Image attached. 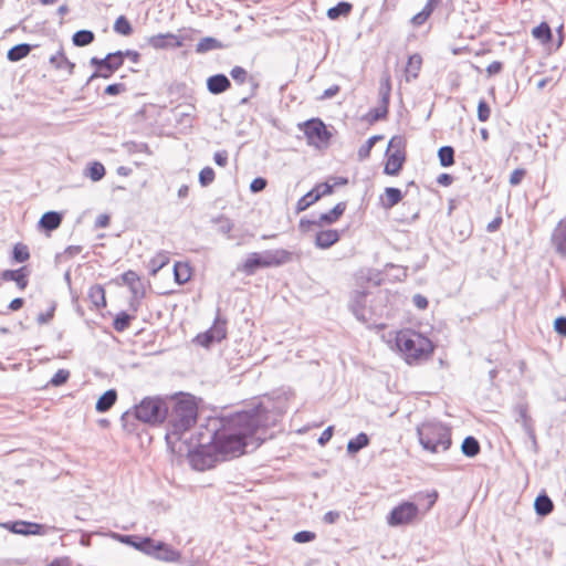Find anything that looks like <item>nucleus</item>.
<instances>
[{
	"label": "nucleus",
	"mask_w": 566,
	"mask_h": 566,
	"mask_svg": "<svg viewBox=\"0 0 566 566\" xmlns=\"http://www.w3.org/2000/svg\"><path fill=\"white\" fill-rule=\"evenodd\" d=\"M214 180V171L211 167H205L199 172V181L201 186L207 187Z\"/></svg>",
	"instance_id": "nucleus-49"
},
{
	"label": "nucleus",
	"mask_w": 566,
	"mask_h": 566,
	"mask_svg": "<svg viewBox=\"0 0 566 566\" xmlns=\"http://www.w3.org/2000/svg\"><path fill=\"white\" fill-rule=\"evenodd\" d=\"M345 209H346V203L345 202H338L331 211H328L326 213H322L319 216L318 220H316V221H306V223L307 224H316V226L334 223L344 213ZM304 224H305V221L301 220L300 226L304 227Z\"/></svg>",
	"instance_id": "nucleus-15"
},
{
	"label": "nucleus",
	"mask_w": 566,
	"mask_h": 566,
	"mask_svg": "<svg viewBox=\"0 0 566 566\" xmlns=\"http://www.w3.org/2000/svg\"><path fill=\"white\" fill-rule=\"evenodd\" d=\"M303 126L308 145L316 148L327 147L332 135L321 119H310L305 122Z\"/></svg>",
	"instance_id": "nucleus-8"
},
{
	"label": "nucleus",
	"mask_w": 566,
	"mask_h": 566,
	"mask_svg": "<svg viewBox=\"0 0 566 566\" xmlns=\"http://www.w3.org/2000/svg\"><path fill=\"white\" fill-rule=\"evenodd\" d=\"M528 82L530 83H534L536 88L538 91H542L544 90L546 86H549V87H553L556 83H557V80H554L552 76L549 77H543V78H536L535 76H531L528 78Z\"/></svg>",
	"instance_id": "nucleus-47"
},
{
	"label": "nucleus",
	"mask_w": 566,
	"mask_h": 566,
	"mask_svg": "<svg viewBox=\"0 0 566 566\" xmlns=\"http://www.w3.org/2000/svg\"><path fill=\"white\" fill-rule=\"evenodd\" d=\"M554 328L558 334L566 336V317H557L554 322Z\"/></svg>",
	"instance_id": "nucleus-56"
},
{
	"label": "nucleus",
	"mask_w": 566,
	"mask_h": 566,
	"mask_svg": "<svg viewBox=\"0 0 566 566\" xmlns=\"http://www.w3.org/2000/svg\"><path fill=\"white\" fill-rule=\"evenodd\" d=\"M396 344L399 350L405 355L408 364L427 359L433 350V345L429 338L410 331L399 333L396 338Z\"/></svg>",
	"instance_id": "nucleus-3"
},
{
	"label": "nucleus",
	"mask_w": 566,
	"mask_h": 566,
	"mask_svg": "<svg viewBox=\"0 0 566 566\" xmlns=\"http://www.w3.org/2000/svg\"><path fill=\"white\" fill-rule=\"evenodd\" d=\"M190 38L188 34L159 33L148 38V44L154 49H176L185 45Z\"/></svg>",
	"instance_id": "nucleus-10"
},
{
	"label": "nucleus",
	"mask_w": 566,
	"mask_h": 566,
	"mask_svg": "<svg viewBox=\"0 0 566 566\" xmlns=\"http://www.w3.org/2000/svg\"><path fill=\"white\" fill-rule=\"evenodd\" d=\"M134 318V316L125 313V312H122L119 313L115 319H114V328L117 331V332H124L125 329L128 328L129 326V323L130 321Z\"/></svg>",
	"instance_id": "nucleus-44"
},
{
	"label": "nucleus",
	"mask_w": 566,
	"mask_h": 566,
	"mask_svg": "<svg viewBox=\"0 0 566 566\" xmlns=\"http://www.w3.org/2000/svg\"><path fill=\"white\" fill-rule=\"evenodd\" d=\"M441 166L449 167L454 163V150L450 146H443L438 151Z\"/></svg>",
	"instance_id": "nucleus-41"
},
{
	"label": "nucleus",
	"mask_w": 566,
	"mask_h": 566,
	"mask_svg": "<svg viewBox=\"0 0 566 566\" xmlns=\"http://www.w3.org/2000/svg\"><path fill=\"white\" fill-rule=\"evenodd\" d=\"M418 515V506L411 502H405L392 509L387 522L390 526H399L411 523Z\"/></svg>",
	"instance_id": "nucleus-9"
},
{
	"label": "nucleus",
	"mask_w": 566,
	"mask_h": 566,
	"mask_svg": "<svg viewBox=\"0 0 566 566\" xmlns=\"http://www.w3.org/2000/svg\"><path fill=\"white\" fill-rule=\"evenodd\" d=\"M86 176L93 181H98L105 176V168L101 163L94 161L88 166Z\"/></svg>",
	"instance_id": "nucleus-42"
},
{
	"label": "nucleus",
	"mask_w": 566,
	"mask_h": 566,
	"mask_svg": "<svg viewBox=\"0 0 566 566\" xmlns=\"http://www.w3.org/2000/svg\"><path fill=\"white\" fill-rule=\"evenodd\" d=\"M337 230H322L315 237V245L319 249H328L339 240Z\"/></svg>",
	"instance_id": "nucleus-19"
},
{
	"label": "nucleus",
	"mask_w": 566,
	"mask_h": 566,
	"mask_svg": "<svg viewBox=\"0 0 566 566\" xmlns=\"http://www.w3.org/2000/svg\"><path fill=\"white\" fill-rule=\"evenodd\" d=\"M381 138H382V136H378V135H375V136H371L370 138H368L367 142L364 145H361L358 149L359 159L364 160L367 157H369L371 148L375 146L376 142L380 140Z\"/></svg>",
	"instance_id": "nucleus-43"
},
{
	"label": "nucleus",
	"mask_w": 566,
	"mask_h": 566,
	"mask_svg": "<svg viewBox=\"0 0 566 566\" xmlns=\"http://www.w3.org/2000/svg\"><path fill=\"white\" fill-rule=\"evenodd\" d=\"M207 87L210 93L220 94L230 87V81L224 74L218 73L207 80Z\"/></svg>",
	"instance_id": "nucleus-21"
},
{
	"label": "nucleus",
	"mask_w": 566,
	"mask_h": 566,
	"mask_svg": "<svg viewBox=\"0 0 566 566\" xmlns=\"http://www.w3.org/2000/svg\"><path fill=\"white\" fill-rule=\"evenodd\" d=\"M281 412L264 402L214 421L211 448L220 460L256 449L265 439V429L274 426Z\"/></svg>",
	"instance_id": "nucleus-1"
},
{
	"label": "nucleus",
	"mask_w": 566,
	"mask_h": 566,
	"mask_svg": "<svg viewBox=\"0 0 566 566\" xmlns=\"http://www.w3.org/2000/svg\"><path fill=\"white\" fill-rule=\"evenodd\" d=\"M154 558L165 563H177L180 560L181 554L169 544L160 541Z\"/></svg>",
	"instance_id": "nucleus-16"
},
{
	"label": "nucleus",
	"mask_w": 566,
	"mask_h": 566,
	"mask_svg": "<svg viewBox=\"0 0 566 566\" xmlns=\"http://www.w3.org/2000/svg\"><path fill=\"white\" fill-rule=\"evenodd\" d=\"M422 64V57L419 54H412L408 57L407 65L403 71H418Z\"/></svg>",
	"instance_id": "nucleus-51"
},
{
	"label": "nucleus",
	"mask_w": 566,
	"mask_h": 566,
	"mask_svg": "<svg viewBox=\"0 0 566 566\" xmlns=\"http://www.w3.org/2000/svg\"><path fill=\"white\" fill-rule=\"evenodd\" d=\"M352 9H353L352 3L347 2V1H340L336 6H334L327 10V17L331 20H337L340 17H347L350 13Z\"/></svg>",
	"instance_id": "nucleus-28"
},
{
	"label": "nucleus",
	"mask_w": 566,
	"mask_h": 566,
	"mask_svg": "<svg viewBox=\"0 0 566 566\" xmlns=\"http://www.w3.org/2000/svg\"><path fill=\"white\" fill-rule=\"evenodd\" d=\"M386 155L387 161L385 165L384 172L389 176L398 175L406 159L403 137L394 136L389 140Z\"/></svg>",
	"instance_id": "nucleus-7"
},
{
	"label": "nucleus",
	"mask_w": 566,
	"mask_h": 566,
	"mask_svg": "<svg viewBox=\"0 0 566 566\" xmlns=\"http://www.w3.org/2000/svg\"><path fill=\"white\" fill-rule=\"evenodd\" d=\"M368 443H369L368 436L366 433L361 432L358 436H356V438L348 441L347 451H348V453H352V454L357 453L360 449L368 446Z\"/></svg>",
	"instance_id": "nucleus-35"
},
{
	"label": "nucleus",
	"mask_w": 566,
	"mask_h": 566,
	"mask_svg": "<svg viewBox=\"0 0 566 566\" xmlns=\"http://www.w3.org/2000/svg\"><path fill=\"white\" fill-rule=\"evenodd\" d=\"M365 305L366 293L361 291L354 292V294L352 295L349 307L355 317L363 323H367L370 319V317L367 315Z\"/></svg>",
	"instance_id": "nucleus-14"
},
{
	"label": "nucleus",
	"mask_w": 566,
	"mask_h": 566,
	"mask_svg": "<svg viewBox=\"0 0 566 566\" xmlns=\"http://www.w3.org/2000/svg\"><path fill=\"white\" fill-rule=\"evenodd\" d=\"M223 46L224 45L222 44V42L219 41L218 39H216L213 36H206V38H202L197 43L196 52L200 53V54H203V53H207V52H210V51L220 50Z\"/></svg>",
	"instance_id": "nucleus-27"
},
{
	"label": "nucleus",
	"mask_w": 566,
	"mask_h": 566,
	"mask_svg": "<svg viewBox=\"0 0 566 566\" xmlns=\"http://www.w3.org/2000/svg\"><path fill=\"white\" fill-rule=\"evenodd\" d=\"M388 113V104L380 103L379 106L369 112L371 122H376L386 117Z\"/></svg>",
	"instance_id": "nucleus-48"
},
{
	"label": "nucleus",
	"mask_w": 566,
	"mask_h": 566,
	"mask_svg": "<svg viewBox=\"0 0 566 566\" xmlns=\"http://www.w3.org/2000/svg\"><path fill=\"white\" fill-rule=\"evenodd\" d=\"M266 184L268 182L264 178L258 177L253 179L252 182L250 184V190L252 192H260L265 189Z\"/></svg>",
	"instance_id": "nucleus-55"
},
{
	"label": "nucleus",
	"mask_w": 566,
	"mask_h": 566,
	"mask_svg": "<svg viewBox=\"0 0 566 566\" xmlns=\"http://www.w3.org/2000/svg\"><path fill=\"white\" fill-rule=\"evenodd\" d=\"M531 33L535 40L545 46H548L553 41L551 27L545 21L533 28Z\"/></svg>",
	"instance_id": "nucleus-22"
},
{
	"label": "nucleus",
	"mask_w": 566,
	"mask_h": 566,
	"mask_svg": "<svg viewBox=\"0 0 566 566\" xmlns=\"http://www.w3.org/2000/svg\"><path fill=\"white\" fill-rule=\"evenodd\" d=\"M319 199V195L315 193V190L308 191L296 203L297 212L306 210L310 206L316 202Z\"/></svg>",
	"instance_id": "nucleus-40"
},
{
	"label": "nucleus",
	"mask_w": 566,
	"mask_h": 566,
	"mask_svg": "<svg viewBox=\"0 0 566 566\" xmlns=\"http://www.w3.org/2000/svg\"><path fill=\"white\" fill-rule=\"evenodd\" d=\"M50 61L55 64V66L57 69H62L64 67V65L72 70L75 67V64L74 63H71L67 59H65V56L62 54V53H59L57 55H53L51 56Z\"/></svg>",
	"instance_id": "nucleus-50"
},
{
	"label": "nucleus",
	"mask_w": 566,
	"mask_h": 566,
	"mask_svg": "<svg viewBox=\"0 0 566 566\" xmlns=\"http://www.w3.org/2000/svg\"><path fill=\"white\" fill-rule=\"evenodd\" d=\"M174 277L176 283L185 284L191 277V269L187 263L177 262L174 266Z\"/></svg>",
	"instance_id": "nucleus-29"
},
{
	"label": "nucleus",
	"mask_w": 566,
	"mask_h": 566,
	"mask_svg": "<svg viewBox=\"0 0 566 566\" xmlns=\"http://www.w3.org/2000/svg\"><path fill=\"white\" fill-rule=\"evenodd\" d=\"M209 451L210 449L208 450L202 444L198 449L191 451L189 453L191 467L198 471H205L212 468L214 462L220 460V457H218L217 453L212 455Z\"/></svg>",
	"instance_id": "nucleus-12"
},
{
	"label": "nucleus",
	"mask_w": 566,
	"mask_h": 566,
	"mask_svg": "<svg viewBox=\"0 0 566 566\" xmlns=\"http://www.w3.org/2000/svg\"><path fill=\"white\" fill-rule=\"evenodd\" d=\"M292 260V253L284 249L266 250L262 253H250L238 271L253 275L261 268L280 266Z\"/></svg>",
	"instance_id": "nucleus-4"
},
{
	"label": "nucleus",
	"mask_w": 566,
	"mask_h": 566,
	"mask_svg": "<svg viewBox=\"0 0 566 566\" xmlns=\"http://www.w3.org/2000/svg\"><path fill=\"white\" fill-rule=\"evenodd\" d=\"M332 436H333V427H331V426H329V427H327V428L322 432L321 437L318 438V443H319L321 446L326 444V443L331 440Z\"/></svg>",
	"instance_id": "nucleus-62"
},
{
	"label": "nucleus",
	"mask_w": 566,
	"mask_h": 566,
	"mask_svg": "<svg viewBox=\"0 0 566 566\" xmlns=\"http://www.w3.org/2000/svg\"><path fill=\"white\" fill-rule=\"evenodd\" d=\"M125 284H127L134 295L135 300L143 297L144 287L139 276L134 271H127L122 276Z\"/></svg>",
	"instance_id": "nucleus-20"
},
{
	"label": "nucleus",
	"mask_w": 566,
	"mask_h": 566,
	"mask_svg": "<svg viewBox=\"0 0 566 566\" xmlns=\"http://www.w3.org/2000/svg\"><path fill=\"white\" fill-rule=\"evenodd\" d=\"M70 377V373L65 369H59L54 376L51 378V381L50 384L53 385V386H61L63 385L64 382H66V380L69 379Z\"/></svg>",
	"instance_id": "nucleus-52"
},
{
	"label": "nucleus",
	"mask_w": 566,
	"mask_h": 566,
	"mask_svg": "<svg viewBox=\"0 0 566 566\" xmlns=\"http://www.w3.org/2000/svg\"><path fill=\"white\" fill-rule=\"evenodd\" d=\"M402 199L400 189L394 187H387L385 189V199L382 200V207L390 209L396 206Z\"/></svg>",
	"instance_id": "nucleus-31"
},
{
	"label": "nucleus",
	"mask_w": 566,
	"mask_h": 566,
	"mask_svg": "<svg viewBox=\"0 0 566 566\" xmlns=\"http://www.w3.org/2000/svg\"><path fill=\"white\" fill-rule=\"evenodd\" d=\"M534 507L538 515L546 516L553 511L554 505L546 494H541L535 499Z\"/></svg>",
	"instance_id": "nucleus-30"
},
{
	"label": "nucleus",
	"mask_w": 566,
	"mask_h": 566,
	"mask_svg": "<svg viewBox=\"0 0 566 566\" xmlns=\"http://www.w3.org/2000/svg\"><path fill=\"white\" fill-rule=\"evenodd\" d=\"M88 296L92 301V303L96 307L105 306V292L104 289L101 285H94L90 289Z\"/></svg>",
	"instance_id": "nucleus-38"
},
{
	"label": "nucleus",
	"mask_w": 566,
	"mask_h": 566,
	"mask_svg": "<svg viewBox=\"0 0 566 566\" xmlns=\"http://www.w3.org/2000/svg\"><path fill=\"white\" fill-rule=\"evenodd\" d=\"M213 159L218 166L224 167L228 164V153L226 150L217 151Z\"/></svg>",
	"instance_id": "nucleus-58"
},
{
	"label": "nucleus",
	"mask_w": 566,
	"mask_h": 566,
	"mask_svg": "<svg viewBox=\"0 0 566 566\" xmlns=\"http://www.w3.org/2000/svg\"><path fill=\"white\" fill-rule=\"evenodd\" d=\"M4 527H8L11 532L15 534H36L41 526L36 523H30L24 521H17L12 524H3Z\"/></svg>",
	"instance_id": "nucleus-23"
},
{
	"label": "nucleus",
	"mask_w": 566,
	"mask_h": 566,
	"mask_svg": "<svg viewBox=\"0 0 566 566\" xmlns=\"http://www.w3.org/2000/svg\"><path fill=\"white\" fill-rule=\"evenodd\" d=\"M160 541H155L151 537H144V546L142 553L154 558Z\"/></svg>",
	"instance_id": "nucleus-45"
},
{
	"label": "nucleus",
	"mask_w": 566,
	"mask_h": 566,
	"mask_svg": "<svg viewBox=\"0 0 566 566\" xmlns=\"http://www.w3.org/2000/svg\"><path fill=\"white\" fill-rule=\"evenodd\" d=\"M28 272L27 268H21L19 270H6L2 273V279L4 281H14L19 289L24 290L28 285Z\"/></svg>",
	"instance_id": "nucleus-24"
},
{
	"label": "nucleus",
	"mask_w": 566,
	"mask_h": 566,
	"mask_svg": "<svg viewBox=\"0 0 566 566\" xmlns=\"http://www.w3.org/2000/svg\"><path fill=\"white\" fill-rule=\"evenodd\" d=\"M340 517V513L337 511H328L324 514L323 521L326 524H335Z\"/></svg>",
	"instance_id": "nucleus-59"
},
{
	"label": "nucleus",
	"mask_w": 566,
	"mask_h": 566,
	"mask_svg": "<svg viewBox=\"0 0 566 566\" xmlns=\"http://www.w3.org/2000/svg\"><path fill=\"white\" fill-rule=\"evenodd\" d=\"M524 175H525V170L524 169H515V170H513V172L510 176V184L512 186H517L522 181Z\"/></svg>",
	"instance_id": "nucleus-57"
},
{
	"label": "nucleus",
	"mask_w": 566,
	"mask_h": 566,
	"mask_svg": "<svg viewBox=\"0 0 566 566\" xmlns=\"http://www.w3.org/2000/svg\"><path fill=\"white\" fill-rule=\"evenodd\" d=\"M315 537H316V535L313 532L301 531V532H297L296 534H294L293 539L296 543H308V542L314 541Z\"/></svg>",
	"instance_id": "nucleus-54"
},
{
	"label": "nucleus",
	"mask_w": 566,
	"mask_h": 566,
	"mask_svg": "<svg viewBox=\"0 0 566 566\" xmlns=\"http://www.w3.org/2000/svg\"><path fill=\"white\" fill-rule=\"evenodd\" d=\"M126 59L129 60L133 64H136L140 59V54L134 50L108 53L105 57L102 59V62L104 63V70L116 71L124 66V61Z\"/></svg>",
	"instance_id": "nucleus-11"
},
{
	"label": "nucleus",
	"mask_w": 566,
	"mask_h": 566,
	"mask_svg": "<svg viewBox=\"0 0 566 566\" xmlns=\"http://www.w3.org/2000/svg\"><path fill=\"white\" fill-rule=\"evenodd\" d=\"M61 222H62L61 213L55 212V211H49V212H45L41 217L39 224L42 229L52 231V230L57 229L60 227Z\"/></svg>",
	"instance_id": "nucleus-25"
},
{
	"label": "nucleus",
	"mask_w": 566,
	"mask_h": 566,
	"mask_svg": "<svg viewBox=\"0 0 566 566\" xmlns=\"http://www.w3.org/2000/svg\"><path fill=\"white\" fill-rule=\"evenodd\" d=\"M168 403L160 398L147 397L135 407V417L146 423L163 422L168 415Z\"/></svg>",
	"instance_id": "nucleus-6"
},
{
	"label": "nucleus",
	"mask_w": 566,
	"mask_h": 566,
	"mask_svg": "<svg viewBox=\"0 0 566 566\" xmlns=\"http://www.w3.org/2000/svg\"><path fill=\"white\" fill-rule=\"evenodd\" d=\"M461 450L467 457L472 458L480 452V444L475 438L467 437L462 442Z\"/></svg>",
	"instance_id": "nucleus-36"
},
{
	"label": "nucleus",
	"mask_w": 566,
	"mask_h": 566,
	"mask_svg": "<svg viewBox=\"0 0 566 566\" xmlns=\"http://www.w3.org/2000/svg\"><path fill=\"white\" fill-rule=\"evenodd\" d=\"M338 91H339V87L337 85H333L323 92V94L319 96V99L332 98L338 93Z\"/></svg>",
	"instance_id": "nucleus-63"
},
{
	"label": "nucleus",
	"mask_w": 566,
	"mask_h": 566,
	"mask_svg": "<svg viewBox=\"0 0 566 566\" xmlns=\"http://www.w3.org/2000/svg\"><path fill=\"white\" fill-rule=\"evenodd\" d=\"M429 15H430V13L428 11H426L424 9H422L419 13H417L412 18V22L417 25H420L429 18Z\"/></svg>",
	"instance_id": "nucleus-64"
},
{
	"label": "nucleus",
	"mask_w": 566,
	"mask_h": 566,
	"mask_svg": "<svg viewBox=\"0 0 566 566\" xmlns=\"http://www.w3.org/2000/svg\"><path fill=\"white\" fill-rule=\"evenodd\" d=\"M420 444L430 452L446 451L451 444L448 427L440 422H424L417 428Z\"/></svg>",
	"instance_id": "nucleus-5"
},
{
	"label": "nucleus",
	"mask_w": 566,
	"mask_h": 566,
	"mask_svg": "<svg viewBox=\"0 0 566 566\" xmlns=\"http://www.w3.org/2000/svg\"><path fill=\"white\" fill-rule=\"evenodd\" d=\"M491 109L484 99H481L478 105V118L480 122H486L490 118Z\"/></svg>",
	"instance_id": "nucleus-53"
},
{
	"label": "nucleus",
	"mask_w": 566,
	"mask_h": 566,
	"mask_svg": "<svg viewBox=\"0 0 566 566\" xmlns=\"http://www.w3.org/2000/svg\"><path fill=\"white\" fill-rule=\"evenodd\" d=\"M30 258L29 249L27 245L18 243L13 248V259L17 262H24Z\"/></svg>",
	"instance_id": "nucleus-46"
},
{
	"label": "nucleus",
	"mask_w": 566,
	"mask_h": 566,
	"mask_svg": "<svg viewBox=\"0 0 566 566\" xmlns=\"http://www.w3.org/2000/svg\"><path fill=\"white\" fill-rule=\"evenodd\" d=\"M315 193L319 195V198L326 195H331L333 192V186L329 184H321L315 189Z\"/></svg>",
	"instance_id": "nucleus-60"
},
{
	"label": "nucleus",
	"mask_w": 566,
	"mask_h": 566,
	"mask_svg": "<svg viewBox=\"0 0 566 566\" xmlns=\"http://www.w3.org/2000/svg\"><path fill=\"white\" fill-rule=\"evenodd\" d=\"M168 407L167 418L171 426V434L180 436L196 423L198 408L191 397L171 399Z\"/></svg>",
	"instance_id": "nucleus-2"
},
{
	"label": "nucleus",
	"mask_w": 566,
	"mask_h": 566,
	"mask_svg": "<svg viewBox=\"0 0 566 566\" xmlns=\"http://www.w3.org/2000/svg\"><path fill=\"white\" fill-rule=\"evenodd\" d=\"M515 411L518 416L516 421L522 424L524 431L528 434V437L535 441V432H534V428H533V421L528 415L527 406L524 403L517 405L515 408Z\"/></svg>",
	"instance_id": "nucleus-18"
},
{
	"label": "nucleus",
	"mask_w": 566,
	"mask_h": 566,
	"mask_svg": "<svg viewBox=\"0 0 566 566\" xmlns=\"http://www.w3.org/2000/svg\"><path fill=\"white\" fill-rule=\"evenodd\" d=\"M226 335V323L217 319L209 331L205 334L198 335V340L202 346H209L213 342L222 340Z\"/></svg>",
	"instance_id": "nucleus-13"
},
{
	"label": "nucleus",
	"mask_w": 566,
	"mask_h": 566,
	"mask_svg": "<svg viewBox=\"0 0 566 566\" xmlns=\"http://www.w3.org/2000/svg\"><path fill=\"white\" fill-rule=\"evenodd\" d=\"M169 263V255L167 252H158L148 263L151 275H156L160 269Z\"/></svg>",
	"instance_id": "nucleus-32"
},
{
	"label": "nucleus",
	"mask_w": 566,
	"mask_h": 566,
	"mask_svg": "<svg viewBox=\"0 0 566 566\" xmlns=\"http://www.w3.org/2000/svg\"><path fill=\"white\" fill-rule=\"evenodd\" d=\"M117 399V392L115 389H109L105 391L96 402V410L98 412H106L109 410Z\"/></svg>",
	"instance_id": "nucleus-26"
},
{
	"label": "nucleus",
	"mask_w": 566,
	"mask_h": 566,
	"mask_svg": "<svg viewBox=\"0 0 566 566\" xmlns=\"http://www.w3.org/2000/svg\"><path fill=\"white\" fill-rule=\"evenodd\" d=\"M552 242L556 251L566 256V221H560L554 229Z\"/></svg>",
	"instance_id": "nucleus-17"
},
{
	"label": "nucleus",
	"mask_w": 566,
	"mask_h": 566,
	"mask_svg": "<svg viewBox=\"0 0 566 566\" xmlns=\"http://www.w3.org/2000/svg\"><path fill=\"white\" fill-rule=\"evenodd\" d=\"M126 88H125V85L122 84V83H117V84H111L108 85L106 88H105V93L108 94V95H116V94H119L122 92H124Z\"/></svg>",
	"instance_id": "nucleus-61"
},
{
	"label": "nucleus",
	"mask_w": 566,
	"mask_h": 566,
	"mask_svg": "<svg viewBox=\"0 0 566 566\" xmlns=\"http://www.w3.org/2000/svg\"><path fill=\"white\" fill-rule=\"evenodd\" d=\"M114 31L120 35L128 36L133 33V27L125 15H119L114 23Z\"/></svg>",
	"instance_id": "nucleus-37"
},
{
	"label": "nucleus",
	"mask_w": 566,
	"mask_h": 566,
	"mask_svg": "<svg viewBox=\"0 0 566 566\" xmlns=\"http://www.w3.org/2000/svg\"><path fill=\"white\" fill-rule=\"evenodd\" d=\"M390 92H391L390 78L388 75H385L379 81L380 103L389 104Z\"/></svg>",
	"instance_id": "nucleus-39"
},
{
	"label": "nucleus",
	"mask_w": 566,
	"mask_h": 566,
	"mask_svg": "<svg viewBox=\"0 0 566 566\" xmlns=\"http://www.w3.org/2000/svg\"><path fill=\"white\" fill-rule=\"evenodd\" d=\"M94 39L95 34L91 30H78L72 36V41L75 46H86L91 44Z\"/></svg>",
	"instance_id": "nucleus-33"
},
{
	"label": "nucleus",
	"mask_w": 566,
	"mask_h": 566,
	"mask_svg": "<svg viewBox=\"0 0 566 566\" xmlns=\"http://www.w3.org/2000/svg\"><path fill=\"white\" fill-rule=\"evenodd\" d=\"M31 51V45L28 44V43H20V44H17L14 46H12L9 51H8V59L10 61H19L23 57H25Z\"/></svg>",
	"instance_id": "nucleus-34"
}]
</instances>
